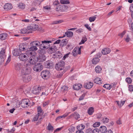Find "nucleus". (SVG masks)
Listing matches in <instances>:
<instances>
[{
	"label": "nucleus",
	"mask_w": 133,
	"mask_h": 133,
	"mask_svg": "<svg viewBox=\"0 0 133 133\" xmlns=\"http://www.w3.org/2000/svg\"><path fill=\"white\" fill-rule=\"evenodd\" d=\"M21 52V51L18 49H15L12 51V54L14 56H19Z\"/></svg>",
	"instance_id": "nucleus-22"
},
{
	"label": "nucleus",
	"mask_w": 133,
	"mask_h": 133,
	"mask_svg": "<svg viewBox=\"0 0 133 133\" xmlns=\"http://www.w3.org/2000/svg\"><path fill=\"white\" fill-rule=\"evenodd\" d=\"M25 64V63H17L15 65V69L16 70L20 71L21 72V70L23 69V67H24Z\"/></svg>",
	"instance_id": "nucleus-10"
},
{
	"label": "nucleus",
	"mask_w": 133,
	"mask_h": 133,
	"mask_svg": "<svg viewBox=\"0 0 133 133\" xmlns=\"http://www.w3.org/2000/svg\"><path fill=\"white\" fill-rule=\"evenodd\" d=\"M37 58V61L39 62H43L45 60L46 57L43 54L41 55Z\"/></svg>",
	"instance_id": "nucleus-17"
},
{
	"label": "nucleus",
	"mask_w": 133,
	"mask_h": 133,
	"mask_svg": "<svg viewBox=\"0 0 133 133\" xmlns=\"http://www.w3.org/2000/svg\"><path fill=\"white\" fill-rule=\"evenodd\" d=\"M124 39L125 41L127 42H129L131 40V39L128 35H127L126 37Z\"/></svg>",
	"instance_id": "nucleus-48"
},
{
	"label": "nucleus",
	"mask_w": 133,
	"mask_h": 133,
	"mask_svg": "<svg viewBox=\"0 0 133 133\" xmlns=\"http://www.w3.org/2000/svg\"><path fill=\"white\" fill-rule=\"evenodd\" d=\"M41 75L43 78L46 79L50 76V74L49 71L45 70L42 72Z\"/></svg>",
	"instance_id": "nucleus-9"
},
{
	"label": "nucleus",
	"mask_w": 133,
	"mask_h": 133,
	"mask_svg": "<svg viewBox=\"0 0 133 133\" xmlns=\"http://www.w3.org/2000/svg\"><path fill=\"white\" fill-rule=\"evenodd\" d=\"M84 26L89 31H91V29L90 26L88 24H85L84 25Z\"/></svg>",
	"instance_id": "nucleus-53"
},
{
	"label": "nucleus",
	"mask_w": 133,
	"mask_h": 133,
	"mask_svg": "<svg viewBox=\"0 0 133 133\" xmlns=\"http://www.w3.org/2000/svg\"><path fill=\"white\" fill-rule=\"evenodd\" d=\"M5 58V57L4 56L2 57L0 56V64L4 62Z\"/></svg>",
	"instance_id": "nucleus-46"
},
{
	"label": "nucleus",
	"mask_w": 133,
	"mask_h": 133,
	"mask_svg": "<svg viewBox=\"0 0 133 133\" xmlns=\"http://www.w3.org/2000/svg\"><path fill=\"white\" fill-rule=\"evenodd\" d=\"M28 47L27 45H24V44H21L19 46V50L21 51H24L28 49Z\"/></svg>",
	"instance_id": "nucleus-16"
},
{
	"label": "nucleus",
	"mask_w": 133,
	"mask_h": 133,
	"mask_svg": "<svg viewBox=\"0 0 133 133\" xmlns=\"http://www.w3.org/2000/svg\"><path fill=\"white\" fill-rule=\"evenodd\" d=\"M51 41H50L44 40L42 41L41 47V49H47L50 46V43H51Z\"/></svg>",
	"instance_id": "nucleus-3"
},
{
	"label": "nucleus",
	"mask_w": 133,
	"mask_h": 133,
	"mask_svg": "<svg viewBox=\"0 0 133 133\" xmlns=\"http://www.w3.org/2000/svg\"><path fill=\"white\" fill-rule=\"evenodd\" d=\"M8 34L6 33H3L0 34V39L4 40L6 39L8 37Z\"/></svg>",
	"instance_id": "nucleus-24"
},
{
	"label": "nucleus",
	"mask_w": 133,
	"mask_h": 133,
	"mask_svg": "<svg viewBox=\"0 0 133 133\" xmlns=\"http://www.w3.org/2000/svg\"><path fill=\"white\" fill-rule=\"evenodd\" d=\"M15 128H13L12 129H11L10 131H9L8 132L10 133H13L15 131Z\"/></svg>",
	"instance_id": "nucleus-64"
},
{
	"label": "nucleus",
	"mask_w": 133,
	"mask_h": 133,
	"mask_svg": "<svg viewBox=\"0 0 133 133\" xmlns=\"http://www.w3.org/2000/svg\"><path fill=\"white\" fill-rule=\"evenodd\" d=\"M65 65V62L61 61L58 62L56 64L55 66V67L57 70H62L64 69Z\"/></svg>",
	"instance_id": "nucleus-1"
},
{
	"label": "nucleus",
	"mask_w": 133,
	"mask_h": 133,
	"mask_svg": "<svg viewBox=\"0 0 133 133\" xmlns=\"http://www.w3.org/2000/svg\"><path fill=\"white\" fill-rule=\"evenodd\" d=\"M100 124V123L99 122H96L93 124L94 127H97L99 126Z\"/></svg>",
	"instance_id": "nucleus-49"
},
{
	"label": "nucleus",
	"mask_w": 133,
	"mask_h": 133,
	"mask_svg": "<svg viewBox=\"0 0 133 133\" xmlns=\"http://www.w3.org/2000/svg\"><path fill=\"white\" fill-rule=\"evenodd\" d=\"M32 79V77L31 76H29L24 78L23 81L25 82H28L30 81Z\"/></svg>",
	"instance_id": "nucleus-30"
},
{
	"label": "nucleus",
	"mask_w": 133,
	"mask_h": 133,
	"mask_svg": "<svg viewBox=\"0 0 133 133\" xmlns=\"http://www.w3.org/2000/svg\"><path fill=\"white\" fill-rule=\"evenodd\" d=\"M60 2L62 4H69L70 3L69 0H61Z\"/></svg>",
	"instance_id": "nucleus-37"
},
{
	"label": "nucleus",
	"mask_w": 133,
	"mask_h": 133,
	"mask_svg": "<svg viewBox=\"0 0 133 133\" xmlns=\"http://www.w3.org/2000/svg\"><path fill=\"white\" fill-rule=\"evenodd\" d=\"M48 130L50 131H52L54 129V127L50 123H49L47 126Z\"/></svg>",
	"instance_id": "nucleus-40"
},
{
	"label": "nucleus",
	"mask_w": 133,
	"mask_h": 133,
	"mask_svg": "<svg viewBox=\"0 0 133 133\" xmlns=\"http://www.w3.org/2000/svg\"><path fill=\"white\" fill-rule=\"evenodd\" d=\"M101 121L104 123H106L109 122V119L107 117H105L103 118H102Z\"/></svg>",
	"instance_id": "nucleus-33"
},
{
	"label": "nucleus",
	"mask_w": 133,
	"mask_h": 133,
	"mask_svg": "<svg viewBox=\"0 0 133 133\" xmlns=\"http://www.w3.org/2000/svg\"><path fill=\"white\" fill-rule=\"evenodd\" d=\"M82 87V84L79 83L75 84L73 85L74 89L76 90H79L81 89Z\"/></svg>",
	"instance_id": "nucleus-21"
},
{
	"label": "nucleus",
	"mask_w": 133,
	"mask_h": 133,
	"mask_svg": "<svg viewBox=\"0 0 133 133\" xmlns=\"http://www.w3.org/2000/svg\"><path fill=\"white\" fill-rule=\"evenodd\" d=\"M128 89L130 91L132 92L133 91V86L132 85H129L128 87Z\"/></svg>",
	"instance_id": "nucleus-54"
},
{
	"label": "nucleus",
	"mask_w": 133,
	"mask_h": 133,
	"mask_svg": "<svg viewBox=\"0 0 133 133\" xmlns=\"http://www.w3.org/2000/svg\"><path fill=\"white\" fill-rule=\"evenodd\" d=\"M41 44V43L38 41H34L30 43V45L36 46L37 47L39 46L40 48L41 49V47L40 46Z\"/></svg>",
	"instance_id": "nucleus-12"
},
{
	"label": "nucleus",
	"mask_w": 133,
	"mask_h": 133,
	"mask_svg": "<svg viewBox=\"0 0 133 133\" xmlns=\"http://www.w3.org/2000/svg\"><path fill=\"white\" fill-rule=\"evenodd\" d=\"M85 128V126L82 124L78 125L77 127V130L82 131Z\"/></svg>",
	"instance_id": "nucleus-26"
},
{
	"label": "nucleus",
	"mask_w": 133,
	"mask_h": 133,
	"mask_svg": "<svg viewBox=\"0 0 133 133\" xmlns=\"http://www.w3.org/2000/svg\"><path fill=\"white\" fill-rule=\"evenodd\" d=\"M87 133H92L93 132V130L90 128L87 129L86 131Z\"/></svg>",
	"instance_id": "nucleus-58"
},
{
	"label": "nucleus",
	"mask_w": 133,
	"mask_h": 133,
	"mask_svg": "<svg viewBox=\"0 0 133 133\" xmlns=\"http://www.w3.org/2000/svg\"><path fill=\"white\" fill-rule=\"evenodd\" d=\"M33 69L34 71L36 72H40L43 69V66L39 63L35 64L33 66Z\"/></svg>",
	"instance_id": "nucleus-5"
},
{
	"label": "nucleus",
	"mask_w": 133,
	"mask_h": 133,
	"mask_svg": "<svg viewBox=\"0 0 133 133\" xmlns=\"http://www.w3.org/2000/svg\"><path fill=\"white\" fill-rule=\"evenodd\" d=\"M100 59L98 57H95L92 59V62L93 64H96L99 61Z\"/></svg>",
	"instance_id": "nucleus-29"
},
{
	"label": "nucleus",
	"mask_w": 133,
	"mask_h": 133,
	"mask_svg": "<svg viewBox=\"0 0 133 133\" xmlns=\"http://www.w3.org/2000/svg\"><path fill=\"white\" fill-rule=\"evenodd\" d=\"M38 26L36 24H33L28 26V29L29 30H36L38 28Z\"/></svg>",
	"instance_id": "nucleus-13"
},
{
	"label": "nucleus",
	"mask_w": 133,
	"mask_h": 133,
	"mask_svg": "<svg viewBox=\"0 0 133 133\" xmlns=\"http://www.w3.org/2000/svg\"><path fill=\"white\" fill-rule=\"evenodd\" d=\"M111 52V49L108 48H105L103 49L102 51V54L104 55H107Z\"/></svg>",
	"instance_id": "nucleus-19"
},
{
	"label": "nucleus",
	"mask_w": 133,
	"mask_h": 133,
	"mask_svg": "<svg viewBox=\"0 0 133 133\" xmlns=\"http://www.w3.org/2000/svg\"><path fill=\"white\" fill-rule=\"evenodd\" d=\"M18 6L19 8L24 9L25 7V5L23 3H20L18 4Z\"/></svg>",
	"instance_id": "nucleus-34"
},
{
	"label": "nucleus",
	"mask_w": 133,
	"mask_h": 133,
	"mask_svg": "<svg viewBox=\"0 0 133 133\" xmlns=\"http://www.w3.org/2000/svg\"><path fill=\"white\" fill-rule=\"evenodd\" d=\"M41 87H36L32 91V93L35 94H38L40 91Z\"/></svg>",
	"instance_id": "nucleus-15"
},
{
	"label": "nucleus",
	"mask_w": 133,
	"mask_h": 133,
	"mask_svg": "<svg viewBox=\"0 0 133 133\" xmlns=\"http://www.w3.org/2000/svg\"><path fill=\"white\" fill-rule=\"evenodd\" d=\"M99 130L97 128L93 130V133H98Z\"/></svg>",
	"instance_id": "nucleus-61"
},
{
	"label": "nucleus",
	"mask_w": 133,
	"mask_h": 133,
	"mask_svg": "<svg viewBox=\"0 0 133 133\" xmlns=\"http://www.w3.org/2000/svg\"><path fill=\"white\" fill-rule=\"evenodd\" d=\"M31 72V69L25 63L24 67H23L21 70V74L22 75H26L30 74Z\"/></svg>",
	"instance_id": "nucleus-2"
},
{
	"label": "nucleus",
	"mask_w": 133,
	"mask_h": 133,
	"mask_svg": "<svg viewBox=\"0 0 133 133\" xmlns=\"http://www.w3.org/2000/svg\"><path fill=\"white\" fill-rule=\"evenodd\" d=\"M102 70L101 67L99 65L97 66L95 68V71L97 73H99Z\"/></svg>",
	"instance_id": "nucleus-31"
},
{
	"label": "nucleus",
	"mask_w": 133,
	"mask_h": 133,
	"mask_svg": "<svg viewBox=\"0 0 133 133\" xmlns=\"http://www.w3.org/2000/svg\"><path fill=\"white\" fill-rule=\"evenodd\" d=\"M31 55H28L26 54V51L25 54H20L19 56V58L21 61H25L28 60L29 57Z\"/></svg>",
	"instance_id": "nucleus-6"
},
{
	"label": "nucleus",
	"mask_w": 133,
	"mask_h": 133,
	"mask_svg": "<svg viewBox=\"0 0 133 133\" xmlns=\"http://www.w3.org/2000/svg\"><path fill=\"white\" fill-rule=\"evenodd\" d=\"M72 117H74L75 119L77 120L79 118L80 115L77 113L75 112L70 115L69 116V118H71Z\"/></svg>",
	"instance_id": "nucleus-23"
},
{
	"label": "nucleus",
	"mask_w": 133,
	"mask_h": 133,
	"mask_svg": "<svg viewBox=\"0 0 133 133\" xmlns=\"http://www.w3.org/2000/svg\"><path fill=\"white\" fill-rule=\"evenodd\" d=\"M63 21L62 20H60L59 21H54L53 22V24H56L61 23L63 22Z\"/></svg>",
	"instance_id": "nucleus-51"
},
{
	"label": "nucleus",
	"mask_w": 133,
	"mask_h": 133,
	"mask_svg": "<svg viewBox=\"0 0 133 133\" xmlns=\"http://www.w3.org/2000/svg\"><path fill=\"white\" fill-rule=\"evenodd\" d=\"M93 80L94 82L97 84H100L102 83V81L101 78L97 77H96L95 78H94Z\"/></svg>",
	"instance_id": "nucleus-20"
},
{
	"label": "nucleus",
	"mask_w": 133,
	"mask_h": 133,
	"mask_svg": "<svg viewBox=\"0 0 133 133\" xmlns=\"http://www.w3.org/2000/svg\"><path fill=\"white\" fill-rule=\"evenodd\" d=\"M31 47L29 49V50L26 51V54L28 55L32 56V55H35L36 54L34 52L38 50L36 46L31 45Z\"/></svg>",
	"instance_id": "nucleus-4"
},
{
	"label": "nucleus",
	"mask_w": 133,
	"mask_h": 133,
	"mask_svg": "<svg viewBox=\"0 0 133 133\" xmlns=\"http://www.w3.org/2000/svg\"><path fill=\"white\" fill-rule=\"evenodd\" d=\"M125 31H124L122 32L119 34H118V36L121 37H123V36L125 35Z\"/></svg>",
	"instance_id": "nucleus-60"
},
{
	"label": "nucleus",
	"mask_w": 133,
	"mask_h": 133,
	"mask_svg": "<svg viewBox=\"0 0 133 133\" xmlns=\"http://www.w3.org/2000/svg\"><path fill=\"white\" fill-rule=\"evenodd\" d=\"M12 8V4L10 3H6L4 6V8L6 10H10Z\"/></svg>",
	"instance_id": "nucleus-25"
},
{
	"label": "nucleus",
	"mask_w": 133,
	"mask_h": 133,
	"mask_svg": "<svg viewBox=\"0 0 133 133\" xmlns=\"http://www.w3.org/2000/svg\"><path fill=\"white\" fill-rule=\"evenodd\" d=\"M103 87L107 89L110 90L111 88L112 87V86L111 85H110L107 84H105L104 85Z\"/></svg>",
	"instance_id": "nucleus-39"
},
{
	"label": "nucleus",
	"mask_w": 133,
	"mask_h": 133,
	"mask_svg": "<svg viewBox=\"0 0 133 133\" xmlns=\"http://www.w3.org/2000/svg\"><path fill=\"white\" fill-rule=\"evenodd\" d=\"M125 81L129 84H131L132 82V79L129 77H128L126 78Z\"/></svg>",
	"instance_id": "nucleus-45"
},
{
	"label": "nucleus",
	"mask_w": 133,
	"mask_h": 133,
	"mask_svg": "<svg viewBox=\"0 0 133 133\" xmlns=\"http://www.w3.org/2000/svg\"><path fill=\"white\" fill-rule=\"evenodd\" d=\"M37 109L38 113H39V114H40V113H41L42 112V110L41 107L40 106L38 107L37 108Z\"/></svg>",
	"instance_id": "nucleus-59"
},
{
	"label": "nucleus",
	"mask_w": 133,
	"mask_h": 133,
	"mask_svg": "<svg viewBox=\"0 0 133 133\" xmlns=\"http://www.w3.org/2000/svg\"><path fill=\"white\" fill-rule=\"evenodd\" d=\"M22 21L23 22H24L25 23H29V22H31V20L29 19H25L22 20Z\"/></svg>",
	"instance_id": "nucleus-57"
},
{
	"label": "nucleus",
	"mask_w": 133,
	"mask_h": 133,
	"mask_svg": "<svg viewBox=\"0 0 133 133\" xmlns=\"http://www.w3.org/2000/svg\"><path fill=\"white\" fill-rule=\"evenodd\" d=\"M85 93L83 94L80 97L79 99V101H81L83 100L84 97H85Z\"/></svg>",
	"instance_id": "nucleus-55"
},
{
	"label": "nucleus",
	"mask_w": 133,
	"mask_h": 133,
	"mask_svg": "<svg viewBox=\"0 0 133 133\" xmlns=\"http://www.w3.org/2000/svg\"><path fill=\"white\" fill-rule=\"evenodd\" d=\"M48 94L47 91H45V92H43L42 93V95H44L45 96H47Z\"/></svg>",
	"instance_id": "nucleus-62"
},
{
	"label": "nucleus",
	"mask_w": 133,
	"mask_h": 133,
	"mask_svg": "<svg viewBox=\"0 0 133 133\" xmlns=\"http://www.w3.org/2000/svg\"><path fill=\"white\" fill-rule=\"evenodd\" d=\"M30 105V101L28 99H24L22 101L21 105L24 108L27 107Z\"/></svg>",
	"instance_id": "nucleus-7"
},
{
	"label": "nucleus",
	"mask_w": 133,
	"mask_h": 133,
	"mask_svg": "<svg viewBox=\"0 0 133 133\" xmlns=\"http://www.w3.org/2000/svg\"><path fill=\"white\" fill-rule=\"evenodd\" d=\"M82 46L80 47H75L72 51V54L74 56H76L78 54H81V49Z\"/></svg>",
	"instance_id": "nucleus-8"
},
{
	"label": "nucleus",
	"mask_w": 133,
	"mask_h": 133,
	"mask_svg": "<svg viewBox=\"0 0 133 133\" xmlns=\"http://www.w3.org/2000/svg\"><path fill=\"white\" fill-rule=\"evenodd\" d=\"M96 16L90 17L89 18V20L90 22H92L94 21L96 18Z\"/></svg>",
	"instance_id": "nucleus-44"
},
{
	"label": "nucleus",
	"mask_w": 133,
	"mask_h": 133,
	"mask_svg": "<svg viewBox=\"0 0 133 133\" xmlns=\"http://www.w3.org/2000/svg\"><path fill=\"white\" fill-rule=\"evenodd\" d=\"M68 87L66 86H63L61 88V91L63 92H66L68 90Z\"/></svg>",
	"instance_id": "nucleus-35"
},
{
	"label": "nucleus",
	"mask_w": 133,
	"mask_h": 133,
	"mask_svg": "<svg viewBox=\"0 0 133 133\" xmlns=\"http://www.w3.org/2000/svg\"><path fill=\"white\" fill-rule=\"evenodd\" d=\"M48 52L50 53L51 54L55 51L54 49V48L51 47L48 49Z\"/></svg>",
	"instance_id": "nucleus-47"
},
{
	"label": "nucleus",
	"mask_w": 133,
	"mask_h": 133,
	"mask_svg": "<svg viewBox=\"0 0 133 133\" xmlns=\"http://www.w3.org/2000/svg\"><path fill=\"white\" fill-rule=\"evenodd\" d=\"M11 60V56L10 55L9 56L8 59L7 60L6 63H5V65H7L10 61Z\"/></svg>",
	"instance_id": "nucleus-52"
},
{
	"label": "nucleus",
	"mask_w": 133,
	"mask_h": 133,
	"mask_svg": "<svg viewBox=\"0 0 133 133\" xmlns=\"http://www.w3.org/2000/svg\"><path fill=\"white\" fill-rule=\"evenodd\" d=\"M65 34L66 36L68 37H71L73 35V33L71 31H68L65 33Z\"/></svg>",
	"instance_id": "nucleus-36"
},
{
	"label": "nucleus",
	"mask_w": 133,
	"mask_h": 133,
	"mask_svg": "<svg viewBox=\"0 0 133 133\" xmlns=\"http://www.w3.org/2000/svg\"><path fill=\"white\" fill-rule=\"evenodd\" d=\"M49 101H48L46 102H44L43 103V107H45L46 106H47L48 105Z\"/></svg>",
	"instance_id": "nucleus-56"
},
{
	"label": "nucleus",
	"mask_w": 133,
	"mask_h": 133,
	"mask_svg": "<svg viewBox=\"0 0 133 133\" xmlns=\"http://www.w3.org/2000/svg\"><path fill=\"white\" fill-rule=\"evenodd\" d=\"M41 114H39V113H38V114L36 115L35 117L33 118L32 121H37L38 120L39 116Z\"/></svg>",
	"instance_id": "nucleus-41"
},
{
	"label": "nucleus",
	"mask_w": 133,
	"mask_h": 133,
	"mask_svg": "<svg viewBox=\"0 0 133 133\" xmlns=\"http://www.w3.org/2000/svg\"><path fill=\"white\" fill-rule=\"evenodd\" d=\"M69 114L68 113H66L62 116L58 117L56 119V121H57L58 120L63 118H65Z\"/></svg>",
	"instance_id": "nucleus-32"
},
{
	"label": "nucleus",
	"mask_w": 133,
	"mask_h": 133,
	"mask_svg": "<svg viewBox=\"0 0 133 133\" xmlns=\"http://www.w3.org/2000/svg\"><path fill=\"white\" fill-rule=\"evenodd\" d=\"M5 50L3 49H2L0 52V56H1L2 57L4 56L5 57L6 55L5 54Z\"/></svg>",
	"instance_id": "nucleus-38"
},
{
	"label": "nucleus",
	"mask_w": 133,
	"mask_h": 133,
	"mask_svg": "<svg viewBox=\"0 0 133 133\" xmlns=\"http://www.w3.org/2000/svg\"><path fill=\"white\" fill-rule=\"evenodd\" d=\"M87 40V38L85 37H83L81 42L79 43V44L81 45L84 44Z\"/></svg>",
	"instance_id": "nucleus-43"
},
{
	"label": "nucleus",
	"mask_w": 133,
	"mask_h": 133,
	"mask_svg": "<svg viewBox=\"0 0 133 133\" xmlns=\"http://www.w3.org/2000/svg\"><path fill=\"white\" fill-rule=\"evenodd\" d=\"M93 85V83L91 82H86L84 84V87L87 89H89L91 88Z\"/></svg>",
	"instance_id": "nucleus-18"
},
{
	"label": "nucleus",
	"mask_w": 133,
	"mask_h": 133,
	"mask_svg": "<svg viewBox=\"0 0 133 133\" xmlns=\"http://www.w3.org/2000/svg\"><path fill=\"white\" fill-rule=\"evenodd\" d=\"M35 55H32V56H30V57L29 59V62L31 64H35L37 62V58L35 56Z\"/></svg>",
	"instance_id": "nucleus-11"
},
{
	"label": "nucleus",
	"mask_w": 133,
	"mask_h": 133,
	"mask_svg": "<svg viewBox=\"0 0 133 133\" xmlns=\"http://www.w3.org/2000/svg\"><path fill=\"white\" fill-rule=\"evenodd\" d=\"M45 66L46 68L50 69L53 68V64L50 61H47L45 62Z\"/></svg>",
	"instance_id": "nucleus-14"
},
{
	"label": "nucleus",
	"mask_w": 133,
	"mask_h": 133,
	"mask_svg": "<svg viewBox=\"0 0 133 133\" xmlns=\"http://www.w3.org/2000/svg\"><path fill=\"white\" fill-rule=\"evenodd\" d=\"M75 127L73 126H71L69 129V130L70 132H72L74 131L75 130Z\"/></svg>",
	"instance_id": "nucleus-50"
},
{
	"label": "nucleus",
	"mask_w": 133,
	"mask_h": 133,
	"mask_svg": "<svg viewBox=\"0 0 133 133\" xmlns=\"http://www.w3.org/2000/svg\"><path fill=\"white\" fill-rule=\"evenodd\" d=\"M27 31V29L26 28H23L20 30V32L22 34L26 33Z\"/></svg>",
	"instance_id": "nucleus-42"
},
{
	"label": "nucleus",
	"mask_w": 133,
	"mask_h": 133,
	"mask_svg": "<svg viewBox=\"0 0 133 133\" xmlns=\"http://www.w3.org/2000/svg\"><path fill=\"white\" fill-rule=\"evenodd\" d=\"M94 111V108L93 107H91L89 108L88 110V113L90 115H92Z\"/></svg>",
	"instance_id": "nucleus-27"
},
{
	"label": "nucleus",
	"mask_w": 133,
	"mask_h": 133,
	"mask_svg": "<svg viewBox=\"0 0 133 133\" xmlns=\"http://www.w3.org/2000/svg\"><path fill=\"white\" fill-rule=\"evenodd\" d=\"M69 53H68L65 55L63 57L62 59L63 60H65V59L68 56Z\"/></svg>",
	"instance_id": "nucleus-63"
},
{
	"label": "nucleus",
	"mask_w": 133,
	"mask_h": 133,
	"mask_svg": "<svg viewBox=\"0 0 133 133\" xmlns=\"http://www.w3.org/2000/svg\"><path fill=\"white\" fill-rule=\"evenodd\" d=\"M99 130L101 132H107V128L105 126H101L100 127Z\"/></svg>",
	"instance_id": "nucleus-28"
}]
</instances>
